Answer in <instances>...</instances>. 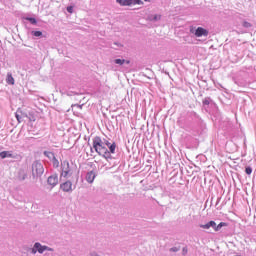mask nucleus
Wrapping results in <instances>:
<instances>
[{
  "label": "nucleus",
  "instance_id": "obj_14",
  "mask_svg": "<svg viewBox=\"0 0 256 256\" xmlns=\"http://www.w3.org/2000/svg\"><path fill=\"white\" fill-rule=\"evenodd\" d=\"M227 223L225 222H220L218 225L216 224L215 227H213L214 231H219L221 227H226Z\"/></svg>",
  "mask_w": 256,
  "mask_h": 256
},
{
  "label": "nucleus",
  "instance_id": "obj_7",
  "mask_svg": "<svg viewBox=\"0 0 256 256\" xmlns=\"http://www.w3.org/2000/svg\"><path fill=\"white\" fill-rule=\"evenodd\" d=\"M34 247H35V249H37V251H38V253H45V251H53V249L52 248H49V247H47V246H43V245H41V243H39V242H36L35 244H34Z\"/></svg>",
  "mask_w": 256,
  "mask_h": 256
},
{
  "label": "nucleus",
  "instance_id": "obj_16",
  "mask_svg": "<svg viewBox=\"0 0 256 256\" xmlns=\"http://www.w3.org/2000/svg\"><path fill=\"white\" fill-rule=\"evenodd\" d=\"M242 27H245V29H249V28L253 27V25L251 24V22L243 21Z\"/></svg>",
  "mask_w": 256,
  "mask_h": 256
},
{
  "label": "nucleus",
  "instance_id": "obj_2",
  "mask_svg": "<svg viewBox=\"0 0 256 256\" xmlns=\"http://www.w3.org/2000/svg\"><path fill=\"white\" fill-rule=\"evenodd\" d=\"M73 175V170H71V166L69 165V161L64 160L61 163V174L60 177H64V179H69Z\"/></svg>",
  "mask_w": 256,
  "mask_h": 256
},
{
  "label": "nucleus",
  "instance_id": "obj_1",
  "mask_svg": "<svg viewBox=\"0 0 256 256\" xmlns=\"http://www.w3.org/2000/svg\"><path fill=\"white\" fill-rule=\"evenodd\" d=\"M93 149L98 153V155H102L104 159H111V152L105 147V143H103V140L101 137L96 136L93 139Z\"/></svg>",
  "mask_w": 256,
  "mask_h": 256
},
{
  "label": "nucleus",
  "instance_id": "obj_22",
  "mask_svg": "<svg viewBox=\"0 0 256 256\" xmlns=\"http://www.w3.org/2000/svg\"><path fill=\"white\" fill-rule=\"evenodd\" d=\"M67 11L68 13H73V6H68Z\"/></svg>",
  "mask_w": 256,
  "mask_h": 256
},
{
  "label": "nucleus",
  "instance_id": "obj_19",
  "mask_svg": "<svg viewBox=\"0 0 256 256\" xmlns=\"http://www.w3.org/2000/svg\"><path fill=\"white\" fill-rule=\"evenodd\" d=\"M245 173H246L247 175H251V173H253V169H252L251 167H246Z\"/></svg>",
  "mask_w": 256,
  "mask_h": 256
},
{
  "label": "nucleus",
  "instance_id": "obj_8",
  "mask_svg": "<svg viewBox=\"0 0 256 256\" xmlns=\"http://www.w3.org/2000/svg\"><path fill=\"white\" fill-rule=\"evenodd\" d=\"M48 185H51L52 187H55V185H57V183H59V177L57 176V174L51 175L50 177H48Z\"/></svg>",
  "mask_w": 256,
  "mask_h": 256
},
{
  "label": "nucleus",
  "instance_id": "obj_26",
  "mask_svg": "<svg viewBox=\"0 0 256 256\" xmlns=\"http://www.w3.org/2000/svg\"><path fill=\"white\" fill-rule=\"evenodd\" d=\"M16 118L19 120V115L16 114Z\"/></svg>",
  "mask_w": 256,
  "mask_h": 256
},
{
  "label": "nucleus",
  "instance_id": "obj_18",
  "mask_svg": "<svg viewBox=\"0 0 256 256\" xmlns=\"http://www.w3.org/2000/svg\"><path fill=\"white\" fill-rule=\"evenodd\" d=\"M32 35H34V37H41V35H43L42 31H33Z\"/></svg>",
  "mask_w": 256,
  "mask_h": 256
},
{
  "label": "nucleus",
  "instance_id": "obj_4",
  "mask_svg": "<svg viewBox=\"0 0 256 256\" xmlns=\"http://www.w3.org/2000/svg\"><path fill=\"white\" fill-rule=\"evenodd\" d=\"M122 7H129L131 5H141L143 3L141 0H116Z\"/></svg>",
  "mask_w": 256,
  "mask_h": 256
},
{
  "label": "nucleus",
  "instance_id": "obj_25",
  "mask_svg": "<svg viewBox=\"0 0 256 256\" xmlns=\"http://www.w3.org/2000/svg\"><path fill=\"white\" fill-rule=\"evenodd\" d=\"M79 109H83V105H76Z\"/></svg>",
  "mask_w": 256,
  "mask_h": 256
},
{
  "label": "nucleus",
  "instance_id": "obj_27",
  "mask_svg": "<svg viewBox=\"0 0 256 256\" xmlns=\"http://www.w3.org/2000/svg\"><path fill=\"white\" fill-rule=\"evenodd\" d=\"M106 145H111L109 142H106Z\"/></svg>",
  "mask_w": 256,
  "mask_h": 256
},
{
  "label": "nucleus",
  "instance_id": "obj_23",
  "mask_svg": "<svg viewBox=\"0 0 256 256\" xmlns=\"http://www.w3.org/2000/svg\"><path fill=\"white\" fill-rule=\"evenodd\" d=\"M37 248H35V246L32 248V254L35 255L37 253Z\"/></svg>",
  "mask_w": 256,
  "mask_h": 256
},
{
  "label": "nucleus",
  "instance_id": "obj_17",
  "mask_svg": "<svg viewBox=\"0 0 256 256\" xmlns=\"http://www.w3.org/2000/svg\"><path fill=\"white\" fill-rule=\"evenodd\" d=\"M109 149H110V153H115V149H117V145L115 143L111 144L109 146Z\"/></svg>",
  "mask_w": 256,
  "mask_h": 256
},
{
  "label": "nucleus",
  "instance_id": "obj_9",
  "mask_svg": "<svg viewBox=\"0 0 256 256\" xmlns=\"http://www.w3.org/2000/svg\"><path fill=\"white\" fill-rule=\"evenodd\" d=\"M86 181L88 183H93V181H95V172L93 171L88 172L86 175Z\"/></svg>",
  "mask_w": 256,
  "mask_h": 256
},
{
  "label": "nucleus",
  "instance_id": "obj_24",
  "mask_svg": "<svg viewBox=\"0 0 256 256\" xmlns=\"http://www.w3.org/2000/svg\"><path fill=\"white\" fill-rule=\"evenodd\" d=\"M170 251L177 252V251H179V248H171Z\"/></svg>",
  "mask_w": 256,
  "mask_h": 256
},
{
  "label": "nucleus",
  "instance_id": "obj_5",
  "mask_svg": "<svg viewBox=\"0 0 256 256\" xmlns=\"http://www.w3.org/2000/svg\"><path fill=\"white\" fill-rule=\"evenodd\" d=\"M60 189L63 190L64 193H71V191H73V183L66 181L60 185Z\"/></svg>",
  "mask_w": 256,
  "mask_h": 256
},
{
  "label": "nucleus",
  "instance_id": "obj_28",
  "mask_svg": "<svg viewBox=\"0 0 256 256\" xmlns=\"http://www.w3.org/2000/svg\"><path fill=\"white\" fill-rule=\"evenodd\" d=\"M183 251H184V253H187V250L184 249Z\"/></svg>",
  "mask_w": 256,
  "mask_h": 256
},
{
  "label": "nucleus",
  "instance_id": "obj_13",
  "mask_svg": "<svg viewBox=\"0 0 256 256\" xmlns=\"http://www.w3.org/2000/svg\"><path fill=\"white\" fill-rule=\"evenodd\" d=\"M18 177H19V179H21L22 181H25V179L27 178V172H25V170H20Z\"/></svg>",
  "mask_w": 256,
  "mask_h": 256
},
{
  "label": "nucleus",
  "instance_id": "obj_29",
  "mask_svg": "<svg viewBox=\"0 0 256 256\" xmlns=\"http://www.w3.org/2000/svg\"><path fill=\"white\" fill-rule=\"evenodd\" d=\"M144 1H149V0H144Z\"/></svg>",
  "mask_w": 256,
  "mask_h": 256
},
{
  "label": "nucleus",
  "instance_id": "obj_12",
  "mask_svg": "<svg viewBox=\"0 0 256 256\" xmlns=\"http://www.w3.org/2000/svg\"><path fill=\"white\" fill-rule=\"evenodd\" d=\"M0 157L1 159H6V157H13V154H11L9 151H3L0 152Z\"/></svg>",
  "mask_w": 256,
  "mask_h": 256
},
{
  "label": "nucleus",
  "instance_id": "obj_15",
  "mask_svg": "<svg viewBox=\"0 0 256 256\" xmlns=\"http://www.w3.org/2000/svg\"><path fill=\"white\" fill-rule=\"evenodd\" d=\"M114 63H116V65H123L124 63L129 64V60H125V59H116L114 60Z\"/></svg>",
  "mask_w": 256,
  "mask_h": 256
},
{
  "label": "nucleus",
  "instance_id": "obj_11",
  "mask_svg": "<svg viewBox=\"0 0 256 256\" xmlns=\"http://www.w3.org/2000/svg\"><path fill=\"white\" fill-rule=\"evenodd\" d=\"M6 82L8 85H15V78H13V75L11 73L7 74Z\"/></svg>",
  "mask_w": 256,
  "mask_h": 256
},
{
  "label": "nucleus",
  "instance_id": "obj_6",
  "mask_svg": "<svg viewBox=\"0 0 256 256\" xmlns=\"http://www.w3.org/2000/svg\"><path fill=\"white\" fill-rule=\"evenodd\" d=\"M195 37H207L209 31L203 27H198L194 33Z\"/></svg>",
  "mask_w": 256,
  "mask_h": 256
},
{
  "label": "nucleus",
  "instance_id": "obj_20",
  "mask_svg": "<svg viewBox=\"0 0 256 256\" xmlns=\"http://www.w3.org/2000/svg\"><path fill=\"white\" fill-rule=\"evenodd\" d=\"M27 21H30L32 25H37V20L35 18H27Z\"/></svg>",
  "mask_w": 256,
  "mask_h": 256
},
{
  "label": "nucleus",
  "instance_id": "obj_10",
  "mask_svg": "<svg viewBox=\"0 0 256 256\" xmlns=\"http://www.w3.org/2000/svg\"><path fill=\"white\" fill-rule=\"evenodd\" d=\"M215 225H216L215 221H210L207 224L200 225V227L202 229H211V227H215Z\"/></svg>",
  "mask_w": 256,
  "mask_h": 256
},
{
  "label": "nucleus",
  "instance_id": "obj_3",
  "mask_svg": "<svg viewBox=\"0 0 256 256\" xmlns=\"http://www.w3.org/2000/svg\"><path fill=\"white\" fill-rule=\"evenodd\" d=\"M43 164L39 162H34L32 164V175L39 177V175H43Z\"/></svg>",
  "mask_w": 256,
  "mask_h": 256
},
{
  "label": "nucleus",
  "instance_id": "obj_21",
  "mask_svg": "<svg viewBox=\"0 0 256 256\" xmlns=\"http://www.w3.org/2000/svg\"><path fill=\"white\" fill-rule=\"evenodd\" d=\"M161 19V15H155L151 21H159Z\"/></svg>",
  "mask_w": 256,
  "mask_h": 256
}]
</instances>
